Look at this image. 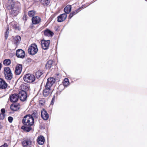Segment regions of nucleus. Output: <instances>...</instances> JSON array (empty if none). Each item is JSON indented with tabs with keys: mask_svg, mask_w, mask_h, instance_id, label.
Segmentation results:
<instances>
[{
	"mask_svg": "<svg viewBox=\"0 0 147 147\" xmlns=\"http://www.w3.org/2000/svg\"><path fill=\"white\" fill-rule=\"evenodd\" d=\"M40 103L42 105H43L45 102V101L44 99H42L39 100Z\"/></svg>",
	"mask_w": 147,
	"mask_h": 147,
	"instance_id": "obj_35",
	"label": "nucleus"
},
{
	"mask_svg": "<svg viewBox=\"0 0 147 147\" xmlns=\"http://www.w3.org/2000/svg\"><path fill=\"white\" fill-rule=\"evenodd\" d=\"M32 22L33 24H36L39 23L41 20L40 18L38 16L33 17L32 19Z\"/></svg>",
	"mask_w": 147,
	"mask_h": 147,
	"instance_id": "obj_15",
	"label": "nucleus"
},
{
	"mask_svg": "<svg viewBox=\"0 0 147 147\" xmlns=\"http://www.w3.org/2000/svg\"><path fill=\"white\" fill-rule=\"evenodd\" d=\"M41 45L42 48L44 50L47 49L50 43V40H41Z\"/></svg>",
	"mask_w": 147,
	"mask_h": 147,
	"instance_id": "obj_6",
	"label": "nucleus"
},
{
	"mask_svg": "<svg viewBox=\"0 0 147 147\" xmlns=\"http://www.w3.org/2000/svg\"><path fill=\"white\" fill-rule=\"evenodd\" d=\"M47 147H49V144H47Z\"/></svg>",
	"mask_w": 147,
	"mask_h": 147,
	"instance_id": "obj_47",
	"label": "nucleus"
},
{
	"mask_svg": "<svg viewBox=\"0 0 147 147\" xmlns=\"http://www.w3.org/2000/svg\"><path fill=\"white\" fill-rule=\"evenodd\" d=\"M81 8H80L79 9H78L75 11H73L68 16V18L69 19H70L71 18L73 17V16H74L78 12V11L79 9Z\"/></svg>",
	"mask_w": 147,
	"mask_h": 147,
	"instance_id": "obj_24",
	"label": "nucleus"
},
{
	"mask_svg": "<svg viewBox=\"0 0 147 147\" xmlns=\"http://www.w3.org/2000/svg\"><path fill=\"white\" fill-rule=\"evenodd\" d=\"M54 98L55 99V95H53V97L52 98Z\"/></svg>",
	"mask_w": 147,
	"mask_h": 147,
	"instance_id": "obj_46",
	"label": "nucleus"
},
{
	"mask_svg": "<svg viewBox=\"0 0 147 147\" xmlns=\"http://www.w3.org/2000/svg\"><path fill=\"white\" fill-rule=\"evenodd\" d=\"M70 84L69 82H63V85L65 87H67Z\"/></svg>",
	"mask_w": 147,
	"mask_h": 147,
	"instance_id": "obj_36",
	"label": "nucleus"
},
{
	"mask_svg": "<svg viewBox=\"0 0 147 147\" xmlns=\"http://www.w3.org/2000/svg\"><path fill=\"white\" fill-rule=\"evenodd\" d=\"M32 59L30 58H28L26 59V61L28 62H31Z\"/></svg>",
	"mask_w": 147,
	"mask_h": 147,
	"instance_id": "obj_43",
	"label": "nucleus"
},
{
	"mask_svg": "<svg viewBox=\"0 0 147 147\" xmlns=\"http://www.w3.org/2000/svg\"><path fill=\"white\" fill-rule=\"evenodd\" d=\"M32 125H24L21 128L24 131L28 132L32 129V128L31 127Z\"/></svg>",
	"mask_w": 147,
	"mask_h": 147,
	"instance_id": "obj_19",
	"label": "nucleus"
},
{
	"mask_svg": "<svg viewBox=\"0 0 147 147\" xmlns=\"http://www.w3.org/2000/svg\"><path fill=\"white\" fill-rule=\"evenodd\" d=\"M13 28L15 29H17L18 28V26L16 25H14L13 26Z\"/></svg>",
	"mask_w": 147,
	"mask_h": 147,
	"instance_id": "obj_44",
	"label": "nucleus"
},
{
	"mask_svg": "<svg viewBox=\"0 0 147 147\" xmlns=\"http://www.w3.org/2000/svg\"><path fill=\"white\" fill-rule=\"evenodd\" d=\"M1 111L2 113L1 114H5V110L4 108H2L1 110Z\"/></svg>",
	"mask_w": 147,
	"mask_h": 147,
	"instance_id": "obj_38",
	"label": "nucleus"
},
{
	"mask_svg": "<svg viewBox=\"0 0 147 147\" xmlns=\"http://www.w3.org/2000/svg\"><path fill=\"white\" fill-rule=\"evenodd\" d=\"M41 116L42 118L45 120H47L49 118V115L47 111L44 109L41 111Z\"/></svg>",
	"mask_w": 147,
	"mask_h": 147,
	"instance_id": "obj_13",
	"label": "nucleus"
},
{
	"mask_svg": "<svg viewBox=\"0 0 147 147\" xmlns=\"http://www.w3.org/2000/svg\"><path fill=\"white\" fill-rule=\"evenodd\" d=\"M55 79L53 78H49L47 79L45 86L51 88L55 82Z\"/></svg>",
	"mask_w": 147,
	"mask_h": 147,
	"instance_id": "obj_9",
	"label": "nucleus"
},
{
	"mask_svg": "<svg viewBox=\"0 0 147 147\" xmlns=\"http://www.w3.org/2000/svg\"><path fill=\"white\" fill-rule=\"evenodd\" d=\"M24 89L26 92L27 91H28L30 89V87L28 86H24Z\"/></svg>",
	"mask_w": 147,
	"mask_h": 147,
	"instance_id": "obj_33",
	"label": "nucleus"
},
{
	"mask_svg": "<svg viewBox=\"0 0 147 147\" xmlns=\"http://www.w3.org/2000/svg\"><path fill=\"white\" fill-rule=\"evenodd\" d=\"M66 13H63L57 17V21L58 22H61L65 20L67 17Z\"/></svg>",
	"mask_w": 147,
	"mask_h": 147,
	"instance_id": "obj_14",
	"label": "nucleus"
},
{
	"mask_svg": "<svg viewBox=\"0 0 147 147\" xmlns=\"http://www.w3.org/2000/svg\"><path fill=\"white\" fill-rule=\"evenodd\" d=\"M69 82L68 79L67 78H65L63 82Z\"/></svg>",
	"mask_w": 147,
	"mask_h": 147,
	"instance_id": "obj_42",
	"label": "nucleus"
},
{
	"mask_svg": "<svg viewBox=\"0 0 147 147\" xmlns=\"http://www.w3.org/2000/svg\"><path fill=\"white\" fill-rule=\"evenodd\" d=\"M9 28H7L5 33V40H7L8 37L9 33Z\"/></svg>",
	"mask_w": 147,
	"mask_h": 147,
	"instance_id": "obj_32",
	"label": "nucleus"
},
{
	"mask_svg": "<svg viewBox=\"0 0 147 147\" xmlns=\"http://www.w3.org/2000/svg\"><path fill=\"white\" fill-rule=\"evenodd\" d=\"M71 6L70 5H67L64 8V11L65 13L67 14L69 13L71 11Z\"/></svg>",
	"mask_w": 147,
	"mask_h": 147,
	"instance_id": "obj_20",
	"label": "nucleus"
},
{
	"mask_svg": "<svg viewBox=\"0 0 147 147\" xmlns=\"http://www.w3.org/2000/svg\"><path fill=\"white\" fill-rule=\"evenodd\" d=\"M6 6L8 10H11L9 15L10 17H16L20 12V7L15 5L13 0H9Z\"/></svg>",
	"mask_w": 147,
	"mask_h": 147,
	"instance_id": "obj_1",
	"label": "nucleus"
},
{
	"mask_svg": "<svg viewBox=\"0 0 147 147\" xmlns=\"http://www.w3.org/2000/svg\"><path fill=\"white\" fill-rule=\"evenodd\" d=\"M53 61L49 60L47 62L45 65V68L47 69H50L52 65Z\"/></svg>",
	"mask_w": 147,
	"mask_h": 147,
	"instance_id": "obj_21",
	"label": "nucleus"
},
{
	"mask_svg": "<svg viewBox=\"0 0 147 147\" xmlns=\"http://www.w3.org/2000/svg\"><path fill=\"white\" fill-rule=\"evenodd\" d=\"M45 88L43 91V95L44 97H47L51 93V88L45 86Z\"/></svg>",
	"mask_w": 147,
	"mask_h": 147,
	"instance_id": "obj_10",
	"label": "nucleus"
},
{
	"mask_svg": "<svg viewBox=\"0 0 147 147\" xmlns=\"http://www.w3.org/2000/svg\"><path fill=\"white\" fill-rule=\"evenodd\" d=\"M26 16H27L26 15H25V14H24L23 17V19L24 20H25V21L26 20H27Z\"/></svg>",
	"mask_w": 147,
	"mask_h": 147,
	"instance_id": "obj_41",
	"label": "nucleus"
},
{
	"mask_svg": "<svg viewBox=\"0 0 147 147\" xmlns=\"http://www.w3.org/2000/svg\"><path fill=\"white\" fill-rule=\"evenodd\" d=\"M8 120L9 123H11L13 120V118L12 117L9 116L8 117Z\"/></svg>",
	"mask_w": 147,
	"mask_h": 147,
	"instance_id": "obj_34",
	"label": "nucleus"
},
{
	"mask_svg": "<svg viewBox=\"0 0 147 147\" xmlns=\"http://www.w3.org/2000/svg\"><path fill=\"white\" fill-rule=\"evenodd\" d=\"M8 84L2 78H0V89H5L7 87Z\"/></svg>",
	"mask_w": 147,
	"mask_h": 147,
	"instance_id": "obj_11",
	"label": "nucleus"
},
{
	"mask_svg": "<svg viewBox=\"0 0 147 147\" xmlns=\"http://www.w3.org/2000/svg\"><path fill=\"white\" fill-rule=\"evenodd\" d=\"M5 117V115L0 113V119L2 120L4 119Z\"/></svg>",
	"mask_w": 147,
	"mask_h": 147,
	"instance_id": "obj_37",
	"label": "nucleus"
},
{
	"mask_svg": "<svg viewBox=\"0 0 147 147\" xmlns=\"http://www.w3.org/2000/svg\"><path fill=\"white\" fill-rule=\"evenodd\" d=\"M1 66H2V64L1 63H0V70L1 69Z\"/></svg>",
	"mask_w": 147,
	"mask_h": 147,
	"instance_id": "obj_45",
	"label": "nucleus"
},
{
	"mask_svg": "<svg viewBox=\"0 0 147 147\" xmlns=\"http://www.w3.org/2000/svg\"><path fill=\"white\" fill-rule=\"evenodd\" d=\"M7 145L6 143H5L4 144L0 146V147H7Z\"/></svg>",
	"mask_w": 147,
	"mask_h": 147,
	"instance_id": "obj_40",
	"label": "nucleus"
},
{
	"mask_svg": "<svg viewBox=\"0 0 147 147\" xmlns=\"http://www.w3.org/2000/svg\"><path fill=\"white\" fill-rule=\"evenodd\" d=\"M42 74V72L39 71H37L35 73V75L37 78H40Z\"/></svg>",
	"mask_w": 147,
	"mask_h": 147,
	"instance_id": "obj_28",
	"label": "nucleus"
},
{
	"mask_svg": "<svg viewBox=\"0 0 147 147\" xmlns=\"http://www.w3.org/2000/svg\"><path fill=\"white\" fill-rule=\"evenodd\" d=\"M22 68V64H18L16 66L15 72L17 75H20L21 72Z\"/></svg>",
	"mask_w": 147,
	"mask_h": 147,
	"instance_id": "obj_12",
	"label": "nucleus"
},
{
	"mask_svg": "<svg viewBox=\"0 0 147 147\" xmlns=\"http://www.w3.org/2000/svg\"><path fill=\"white\" fill-rule=\"evenodd\" d=\"M18 94L19 98L21 101L24 102L26 100L27 97L26 92L24 90H22L19 92Z\"/></svg>",
	"mask_w": 147,
	"mask_h": 147,
	"instance_id": "obj_5",
	"label": "nucleus"
},
{
	"mask_svg": "<svg viewBox=\"0 0 147 147\" xmlns=\"http://www.w3.org/2000/svg\"><path fill=\"white\" fill-rule=\"evenodd\" d=\"M11 73L10 68L8 67H5L4 69V74H8Z\"/></svg>",
	"mask_w": 147,
	"mask_h": 147,
	"instance_id": "obj_26",
	"label": "nucleus"
},
{
	"mask_svg": "<svg viewBox=\"0 0 147 147\" xmlns=\"http://www.w3.org/2000/svg\"><path fill=\"white\" fill-rule=\"evenodd\" d=\"M35 11L34 10H31L29 11L28 12V16L30 17H33V16L34 15Z\"/></svg>",
	"mask_w": 147,
	"mask_h": 147,
	"instance_id": "obj_29",
	"label": "nucleus"
},
{
	"mask_svg": "<svg viewBox=\"0 0 147 147\" xmlns=\"http://www.w3.org/2000/svg\"><path fill=\"white\" fill-rule=\"evenodd\" d=\"M5 78L8 81L11 80L13 78V74L12 73L4 74Z\"/></svg>",
	"mask_w": 147,
	"mask_h": 147,
	"instance_id": "obj_23",
	"label": "nucleus"
},
{
	"mask_svg": "<svg viewBox=\"0 0 147 147\" xmlns=\"http://www.w3.org/2000/svg\"><path fill=\"white\" fill-rule=\"evenodd\" d=\"M28 53L31 55H34L38 51L37 45L35 44H31L28 49Z\"/></svg>",
	"mask_w": 147,
	"mask_h": 147,
	"instance_id": "obj_4",
	"label": "nucleus"
},
{
	"mask_svg": "<svg viewBox=\"0 0 147 147\" xmlns=\"http://www.w3.org/2000/svg\"><path fill=\"white\" fill-rule=\"evenodd\" d=\"M15 40L16 42L19 43L21 40V38L20 36H17L15 38Z\"/></svg>",
	"mask_w": 147,
	"mask_h": 147,
	"instance_id": "obj_30",
	"label": "nucleus"
},
{
	"mask_svg": "<svg viewBox=\"0 0 147 147\" xmlns=\"http://www.w3.org/2000/svg\"><path fill=\"white\" fill-rule=\"evenodd\" d=\"M16 55L18 58H24L25 56V53L24 51L22 49H18L16 51Z\"/></svg>",
	"mask_w": 147,
	"mask_h": 147,
	"instance_id": "obj_7",
	"label": "nucleus"
},
{
	"mask_svg": "<svg viewBox=\"0 0 147 147\" xmlns=\"http://www.w3.org/2000/svg\"><path fill=\"white\" fill-rule=\"evenodd\" d=\"M31 144V141L28 140H25L22 142V144L24 147L30 145Z\"/></svg>",
	"mask_w": 147,
	"mask_h": 147,
	"instance_id": "obj_22",
	"label": "nucleus"
},
{
	"mask_svg": "<svg viewBox=\"0 0 147 147\" xmlns=\"http://www.w3.org/2000/svg\"><path fill=\"white\" fill-rule=\"evenodd\" d=\"M11 63V60L9 59H5L3 62V64L6 66L9 65Z\"/></svg>",
	"mask_w": 147,
	"mask_h": 147,
	"instance_id": "obj_27",
	"label": "nucleus"
},
{
	"mask_svg": "<svg viewBox=\"0 0 147 147\" xmlns=\"http://www.w3.org/2000/svg\"><path fill=\"white\" fill-rule=\"evenodd\" d=\"M34 119L30 115V114H27L23 118L22 123L24 125H33L34 123Z\"/></svg>",
	"mask_w": 147,
	"mask_h": 147,
	"instance_id": "obj_2",
	"label": "nucleus"
},
{
	"mask_svg": "<svg viewBox=\"0 0 147 147\" xmlns=\"http://www.w3.org/2000/svg\"><path fill=\"white\" fill-rule=\"evenodd\" d=\"M45 141L44 137L42 136H38L37 139V142L38 144L43 145Z\"/></svg>",
	"mask_w": 147,
	"mask_h": 147,
	"instance_id": "obj_18",
	"label": "nucleus"
},
{
	"mask_svg": "<svg viewBox=\"0 0 147 147\" xmlns=\"http://www.w3.org/2000/svg\"><path fill=\"white\" fill-rule=\"evenodd\" d=\"M61 85H60L59 86V87H60V86H61Z\"/></svg>",
	"mask_w": 147,
	"mask_h": 147,
	"instance_id": "obj_48",
	"label": "nucleus"
},
{
	"mask_svg": "<svg viewBox=\"0 0 147 147\" xmlns=\"http://www.w3.org/2000/svg\"><path fill=\"white\" fill-rule=\"evenodd\" d=\"M41 3L44 6H48L49 3V0H39Z\"/></svg>",
	"mask_w": 147,
	"mask_h": 147,
	"instance_id": "obj_25",
	"label": "nucleus"
},
{
	"mask_svg": "<svg viewBox=\"0 0 147 147\" xmlns=\"http://www.w3.org/2000/svg\"><path fill=\"white\" fill-rule=\"evenodd\" d=\"M23 79L25 82L31 83L35 81V77L33 75L27 74L24 76Z\"/></svg>",
	"mask_w": 147,
	"mask_h": 147,
	"instance_id": "obj_3",
	"label": "nucleus"
},
{
	"mask_svg": "<svg viewBox=\"0 0 147 147\" xmlns=\"http://www.w3.org/2000/svg\"><path fill=\"white\" fill-rule=\"evenodd\" d=\"M19 98L18 94L16 93L11 94L9 97V100L12 102H15L17 101Z\"/></svg>",
	"mask_w": 147,
	"mask_h": 147,
	"instance_id": "obj_8",
	"label": "nucleus"
},
{
	"mask_svg": "<svg viewBox=\"0 0 147 147\" xmlns=\"http://www.w3.org/2000/svg\"><path fill=\"white\" fill-rule=\"evenodd\" d=\"M33 118H37L38 117V114L36 111H33L31 115H30Z\"/></svg>",
	"mask_w": 147,
	"mask_h": 147,
	"instance_id": "obj_31",
	"label": "nucleus"
},
{
	"mask_svg": "<svg viewBox=\"0 0 147 147\" xmlns=\"http://www.w3.org/2000/svg\"><path fill=\"white\" fill-rule=\"evenodd\" d=\"M10 109L13 111H16L18 110L20 107L19 104H12L11 105L10 107Z\"/></svg>",
	"mask_w": 147,
	"mask_h": 147,
	"instance_id": "obj_17",
	"label": "nucleus"
},
{
	"mask_svg": "<svg viewBox=\"0 0 147 147\" xmlns=\"http://www.w3.org/2000/svg\"><path fill=\"white\" fill-rule=\"evenodd\" d=\"M45 35L47 36L52 37L54 35L53 32L50 30L47 29L44 31Z\"/></svg>",
	"mask_w": 147,
	"mask_h": 147,
	"instance_id": "obj_16",
	"label": "nucleus"
},
{
	"mask_svg": "<svg viewBox=\"0 0 147 147\" xmlns=\"http://www.w3.org/2000/svg\"><path fill=\"white\" fill-rule=\"evenodd\" d=\"M55 99L52 98L51 100V104L52 105H53L54 103V101H55Z\"/></svg>",
	"mask_w": 147,
	"mask_h": 147,
	"instance_id": "obj_39",
	"label": "nucleus"
}]
</instances>
